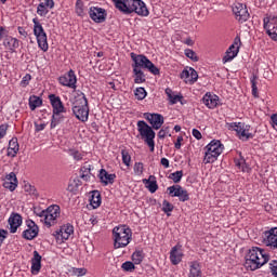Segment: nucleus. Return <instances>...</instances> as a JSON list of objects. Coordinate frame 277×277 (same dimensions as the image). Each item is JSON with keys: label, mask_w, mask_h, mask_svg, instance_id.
Masks as SVG:
<instances>
[{"label": "nucleus", "mask_w": 277, "mask_h": 277, "mask_svg": "<svg viewBox=\"0 0 277 277\" xmlns=\"http://www.w3.org/2000/svg\"><path fill=\"white\" fill-rule=\"evenodd\" d=\"M113 3L122 14H137V16H148L150 11L142 0H113Z\"/></svg>", "instance_id": "obj_1"}, {"label": "nucleus", "mask_w": 277, "mask_h": 277, "mask_svg": "<svg viewBox=\"0 0 277 277\" xmlns=\"http://www.w3.org/2000/svg\"><path fill=\"white\" fill-rule=\"evenodd\" d=\"M269 262V253L263 248L252 247L245 262V267L250 269L251 272H256V269H261L263 265Z\"/></svg>", "instance_id": "obj_2"}, {"label": "nucleus", "mask_w": 277, "mask_h": 277, "mask_svg": "<svg viewBox=\"0 0 277 277\" xmlns=\"http://www.w3.org/2000/svg\"><path fill=\"white\" fill-rule=\"evenodd\" d=\"M72 114L80 122H88L90 118V107L88 106V97L85 93L77 91L74 97Z\"/></svg>", "instance_id": "obj_3"}, {"label": "nucleus", "mask_w": 277, "mask_h": 277, "mask_svg": "<svg viewBox=\"0 0 277 277\" xmlns=\"http://www.w3.org/2000/svg\"><path fill=\"white\" fill-rule=\"evenodd\" d=\"M114 248H127L133 239V232L127 225H119L113 229Z\"/></svg>", "instance_id": "obj_4"}, {"label": "nucleus", "mask_w": 277, "mask_h": 277, "mask_svg": "<svg viewBox=\"0 0 277 277\" xmlns=\"http://www.w3.org/2000/svg\"><path fill=\"white\" fill-rule=\"evenodd\" d=\"M132 60V68L137 70H148L151 75H161L159 67L155 66L144 54L130 53Z\"/></svg>", "instance_id": "obj_5"}, {"label": "nucleus", "mask_w": 277, "mask_h": 277, "mask_svg": "<svg viewBox=\"0 0 277 277\" xmlns=\"http://www.w3.org/2000/svg\"><path fill=\"white\" fill-rule=\"evenodd\" d=\"M227 129L229 131H235L238 140H241V142H248V140H253L254 135L256 134L254 128L250 124H247L246 122L227 123Z\"/></svg>", "instance_id": "obj_6"}, {"label": "nucleus", "mask_w": 277, "mask_h": 277, "mask_svg": "<svg viewBox=\"0 0 277 277\" xmlns=\"http://www.w3.org/2000/svg\"><path fill=\"white\" fill-rule=\"evenodd\" d=\"M61 214H62V210L60 206L52 205L48 207V209L42 210L39 213V217L41 219V222L44 223V226H47V228H51L52 226H57Z\"/></svg>", "instance_id": "obj_7"}, {"label": "nucleus", "mask_w": 277, "mask_h": 277, "mask_svg": "<svg viewBox=\"0 0 277 277\" xmlns=\"http://www.w3.org/2000/svg\"><path fill=\"white\" fill-rule=\"evenodd\" d=\"M205 150L203 163H215L217 157L224 153V144L220 140H212L205 147Z\"/></svg>", "instance_id": "obj_8"}, {"label": "nucleus", "mask_w": 277, "mask_h": 277, "mask_svg": "<svg viewBox=\"0 0 277 277\" xmlns=\"http://www.w3.org/2000/svg\"><path fill=\"white\" fill-rule=\"evenodd\" d=\"M136 127L142 140L150 148V153H155V132L153 128L144 120L137 121Z\"/></svg>", "instance_id": "obj_9"}, {"label": "nucleus", "mask_w": 277, "mask_h": 277, "mask_svg": "<svg viewBox=\"0 0 277 277\" xmlns=\"http://www.w3.org/2000/svg\"><path fill=\"white\" fill-rule=\"evenodd\" d=\"M34 23V36L36 37L37 43L39 49L47 53L49 51V39L47 37V31H44V27H42V24L40 21H38V17L32 18Z\"/></svg>", "instance_id": "obj_10"}, {"label": "nucleus", "mask_w": 277, "mask_h": 277, "mask_svg": "<svg viewBox=\"0 0 277 277\" xmlns=\"http://www.w3.org/2000/svg\"><path fill=\"white\" fill-rule=\"evenodd\" d=\"M75 234V226L72 224L67 223L62 225L60 229L55 230L52 235L56 239L57 243H64V241H68L70 236Z\"/></svg>", "instance_id": "obj_11"}, {"label": "nucleus", "mask_w": 277, "mask_h": 277, "mask_svg": "<svg viewBox=\"0 0 277 277\" xmlns=\"http://www.w3.org/2000/svg\"><path fill=\"white\" fill-rule=\"evenodd\" d=\"M262 243L269 250H277V227H272L263 233Z\"/></svg>", "instance_id": "obj_12"}, {"label": "nucleus", "mask_w": 277, "mask_h": 277, "mask_svg": "<svg viewBox=\"0 0 277 277\" xmlns=\"http://www.w3.org/2000/svg\"><path fill=\"white\" fill-rule=\"evenodd\" d=\"M26 229L22 233L23 239L27 241H31L38 237V233H40V227L32 220H26Z\"/></svg>", "instance_id": "obj_13"}, {"label": "nucleus", "mask_w": 277, "mask_h": 277, "mask_svg": "<svg viewBox=\"0 0 277 277\" xmlns=\"http://www.w3.org/2000/svg\"><path fill=\"white\" fill-rule=\"evenodd\" d=\"M241 47V38L236 37L232 45L227 49L225 56L223 57V64L233 62L234 57L239 55V48Z\"/></svg>", "instance_id": "obj_14"}, {"label": "nucleus", "mask_w": 277, "mask_h": 277, "mask_svg": "<svg viewBox=\"0 0 277 277\" xmlns=\"http://www.w3.org/2000/svg\"><path fill=\"white\" fill-rule=\"evenodd\" d=\"M172 198H179L180 202H187L189 200V193L181 185H173L167 188Z\"/></svg>", "instance_id": "obj_15"}, {"label": "nucleus", "mask_w": 277, "mask_h": 277, "mask_svg": "<svg viewBox=\"0 0 277 277\" xmlns=\"http://www.w3.org/2000/svg\"><path fill=\"white\" fill-rule=\"evenodd\" d=\"M233 12L239 21V23H246L248 18H250V13L248 12V8L243 3L236 2L233 6Z\"/></svg>", "instance_id": "obj_16"}, {"label": "nucleus", "mask_w": 277, "mask_h": 277, "mask_svg": "<svg viewBox=\"0 0 277 277\" xmlns=\"http://www.w3.org/2000/svg\"><path fill=\"white\" fill-rule=\"evenodd\" d=\"M89 16L94 23H105V21H107V11L103 8L91 6L89 10Z\"/></svg>", "instance_id": "obj_17"}, {"label": "nucleus", "mask_w": 277, "mask_h": 277, "mask_svg": "<svg viewBox=\"0 0 277 277\" xmlns=\"http://www.w3.org/2000/svg\"><path fill=\"white\" fill-rule=\"evenodd\" d=\"M264 29L268 34L271 40L277 42V17L264 18Z\"/></svg>", "instance_id": "obj_18"}, {"label": "nucleus", "mask_w": 277, "mask_h": 277, "mask_svg": "<svg viewBox=\"0 0 277 277\" xmlns=\"http://www.w3.org/2000/svg\"><path fill=\"white\" fill-rule=\"evenodd\" d=\"M58 83L65 88H77V75H75V70L70 69L67 74L61 76L58 78Z\"/></svg>", "instance_id": "obj_19"}, {"label": "nucleus", "mask_w": 277, "mask_h": 277, "mask_svg": "<svg viewBox=\"0 0 277 277\" xmlns=\"http://www.w3.org/2000/svg\"><path fill=\"white\" fill-rule=\"evenodd\" d=\"M144 118L147 119L153 129L159 131L163 127V117L159 114L145 113Z\"/></svg>", "instance_id": "obj_20"}, {"label": "nucleus", "mask_w": 277, "mask_h": 277, "mask_svg": "<svg viewBox=\"0 0 277 277\" xmlns=\"http://www.w3.org/2000/svg\"><path fill=\"white\" fill-rule=\"evenodd\" d=\"M202 103L208 109H215L220 105V96L211 92H207L202 97Z\"/></svg>", "instance_id": "obj_21"}, {"label": "nucleus", "mask_w": 277, "mask_h": 277, "mask_svg": "<svg viewBox=\"0 0 277 277\" xmlns=\"http://www.w3.org/2000/svg\"><path fill=\"white\" fill-rule=\"evenodd\" d=\"M49 101L52 105L53 114H64L66 111L64 103H62V98L60 96L55 94H50Z\"/></svg>", "instance_id": "obj_22"}, {"label": "nucleus", "mask_w": 277, "mask_h": 277, "mask_svg": "<svg viewBox=\"0 0 277 277\" xmlns=\"http://www.w3.org/2000/svg\"><path fill=\"white\" fill-rule=\"evenodd\" d=\"M180 77L185 81V83H189L190 85L198 81V72L192 67H189L188 69H184L181 72Z\"/></svg>", "instance_id": "obj_23"}, {"label": "nucleus", "mask_w": 277, "mask_h": 277, "mask_svg": "<svg viewBox=\"0 0 277 277\" xmlns=\"http://www.w3.org/2000/svg\"><path fill=\"white\" fill-rule=\"evenodd\" d=\"M31 263V274L34 276H37V274H40V269H42V255L38 251H34L32 259L30 260Z\"/></svg>", "instance_id": "obj_24"}, {"label": "nucleus", "mask_w": 277, "mask_h": 277, "mask_svg": "<svg viewBox=\"0 0 277 277\" xmlns=\"http://www.w3.org/2000/svg\"><path fill=\"white\" fill-rule=\"evenodd\" d=\"M10 233L14 234L23 225V216L18 213H12L9 217Z\"/></svg>", "instance_id": "obj_25"}, {"label": "nucleus", "mask_w": 277, "mask_h": 277, "mask_svg": "<svg viewBox=\"0 0 277 277\" xmlns=\"http://www.w3.org/2000/svg\"><path fill=\"white\" fill-rule=\"evenodd\" d=\"M98 179L101 183L107 187V185H114L116 181V174L107 172L105 169L100 170Z\"/></svg>", "instance_id": "obj_26"}, {"label": "nucleus", "mask_w": 277, "mask_h": 277, "mask_svg": "<svg viewBox=\"0 0 277 277\" xmlns=\"http://www.w3.org/2000/svg\"><path fill=\"white\" fill-rule=\"evenodd\" d=\"M170 261L173 265H179L181 261H183V251L181 250V246H174L170 251Z\"/></svg>", "instance_id": "obj_27"}, {"label": "nucleus", "mask_w": 277, "mask_h": 277, "mask_svg": "<svg viewBox=\"0 0 277 277\" xmlns=\"http://www.w3.org/2000/svg\"><path fill=\"white\" fill-rule=\"evenodd\" d=\"M3 47L8 51H11V53H14V51H16V49H18V47H19L18 39H16L14 37H8L3 41Z\"/></svg>", "instance_id": "obj_28"}, {"label": "nucleus", "mask_w": 277, "mask_h": 277, "mask_svg": "<svg viewBox=\"0 0 277 277\" xmlns=\"http://www.w3.org/2000/svg\"><path fill=\"white\" fill-rule=\"evenodd\" d=\"M188 277H202V269L200 268V263H198L197 261L189 263Z\"/></svg>", "instance_id": "obj_29"}, {"label": "nucleus", "mask_w": 277, "mask_h": 277, "mask_svg": "<svg viewBox=\"0 0 277 277\" xmlns=\"http://www.w3.org/2000/svg\"><path fill=\"white\" fill-rule=\"evenodd\" d=\"M132 72L134 77V83L136 84L146 83V75L144 74L143 69L132 68Z\"/></svg>", "instance_id": "obj_30"}, {"label": "nucleus", "mask_w": 277, "mask_h": 277, "mask_svg": "<svg viewBox=\"0 0 277 277\" xmlns=\"http://www.w3.org/2000/svg\"><path fill=\"white\" fill-rule=\"evenodd\" d=\"M146 254L144 253V250L141 249H136L133 253H132V262L134 265H142V262L144 261Z\"/></svg>", "instance_id": "obj_31"}, {"label": "nucleus", "mask_w": 277, "mask_h": 277, "mask_svg": "<svg viewBox=\"0 0 277 277\" xmlns=\"http://www.w3.org/2000/svg\"><path fill=\"white\" fill-rule=\"evenodd\" d=\"M28 105H29V109L31 111H36V109H38V107H42V98H40V96H38V95H31L29 97Z\"/></svg>", "instance_id": "obj_32"}, {"label": "nucleus", "mask_w": 277, "mask_h": 277, "mask_svg": "<svg viewBox=\"0 0 277 277\" xmlns=\"http://www.w3.org/2000/svg\"><path fill=\"white\" fill-rule=\"evenodd\" d=\"M18 150H19L18 142L12 138L9 142L8 157H16V155L18 154Z\"/></svg>", "instance_id": "obj_33"}, {"label": "nucleus", "mask_w": 277, "mask_h": 277, "mask_svg": "<svg viewBox=\"0 0 277 277\" xmlns=\"http://www.w3.org/2000/svg\"><path fill=\"white\" fill-rule=\"evenodd\" d=\"M164 92H166L171 105H176V103H181V101H183V96L174 94V91H172V89H170V88H167Z\"/></svg>", "instance_id": "obj_34"}, {"label": "nucleus", "mask_w": 277, "mask_h": 277, "mask_svg": "<svg viewBox=\"0 0 277 277\" xmlns=\"http://www.w3.org/2000/svg\"><path fill=\"white\" fill-rule=\"evenodd\" d=\"M101 193L98 190H93L90 199V205L93 209H98L101 207Z\"/></svg>", "instance_id": "obj_35"}, {"label": "nucleus", "mask_w": 277, "mask_h": 277, "mask_svg": "<svg viewBox=\"0 0 277 277\" xmlns=\"http://www.w3.org/2000/svg\"><path fill=\"white\" fill-rule=\"evenodd\" d=\"M155 176L150 175L149 179L143 180V183H145L147 189L150 192V194H155L157 189H159V185H157V181L153 180Z\"/></svg>", "instance_id": "obj_36"}, {"label": "nucleus", "mask_w": 277, "mask_h": 277, "mask_svg": "<svg viewBox=\"0 0 277 277\" xmlns=\"http://www.w3.org/2000/svg\"><path fill=\"white\" fill-rule=\"evenodd\" d=\"M90 172H92V166L85 163V164L81 168L80 177H82L83 181H90Z\"/></svg>", "instance_id": "obj_37"}, {"label": "nucleus", "mask_w": 277, "mask_h": 277, "mask_svg": "<svg viewBox=\"0 0 277 277\" xmlns=\"http://www.w3.org/2000/svg\"><path fill=\"white\" fill-rule=\"evenodd\" d=\"M134 95L137 101H144V98H146L147 96L146 89H144L143 87L136 88L134 90Z\"/></svg>", "instance_id": "obj_38"}, {"label": "nucleus", "mask_w": 277, "mask_h": 277, "mask_svg": "<svg viewBox=\"0 0 277 277\" xmlns=\"http://www.w3.org/2000/svg\"><path fill=\"white\" fill-rule=\"evenodd\" d=\"M63 118L64 117L62 116V114L53 113L51 123H50V129H55V127H57V124H60V122H62Z\"/></svg>", "instance_id": "obj_39"}, {"label": "nucleus", "mask_w": 277, "mask_h": 277, "mask_svg": "<svg viewBox=\"0 0 277 277\" xmlns=\"http://www.w3.org/2000/svg\"><path fill=\"white\" fill-rule=\"evenodd\" d=\"M235 166L236 168H238V170H241V172H248V164H246V159H235Z\"/></svg>", "instance_id": "obj_40"}, {"label": "nucleus", "mask_w": 277, "mask_h": 277, "mask_svg": "<svg viewBox=\"0 0 277 277\" xmlns=\"http://www.w3.org/2000/svg\"><path fill=\"white\" fill-rule=\"evenodd\" d=\"M121 157H122V163H124V166L129 168V166H131V155L129 154V150L122 149Z\"/></svg>", "instance_id": "obj_41"}, {"label": "nucleus", "mask_w": 277, "mask_h": 277, "mask_svg": "<svg viewBox=\"0 0 277 277\" xmlns=\"http://www.w3.org/2000/svg\"><path fill=\"white\" fill-rule=\"evenodd\" d=\"M37 14L39 16H47V14H49V8L44 4V2L38 4Z\"/></svg>", "instance_id": "obj_42"}, {"label": "nucleus", "mask_w": 277, "mask_h": 277, "mask_svg": "<svg viewBox=\"0 0 277 277\" xmlns=\"http://www.w3.org/2000/svg\"><path fill=\"white\" fill-rule=\"evenodd\" d=\"M169 179L173 181V183H181V179H183V171H175L169 175Z\"/></svg>", "instance_id": "obj_43"}, {"label": "nucleus", "mask_w": 277, "mask_h": 277, "mask_svg": "<svg viewBox=\"0 0 277 277\" xmlns=\"http://www.w3.org/2000/svg\"><path fill=\"white\" fill-rule=\"evenodd\" d=\"M162 211L164 213H167V215L170 216V213H172V211H174V206H172V203H170L168 200H164L162 202Z\"/></svg>", "instance_id": "obj_44"}, {"label": "nucleus", "mask_w": 277, "mask_h": 277, "mask_svg": "<svg viewBox=\"0 0 277 277\" xmlns=\"http://www.w3.org/2000/svg\"><path fill=\"white\" fill-rule=\"evenodd\" d=\"M121 269L123 272H134L135 271V264L131 261H127V262L122 263Z\"/></svg>", "instance_id": "obj_45"}, {"label": "nucleus", "mask_w": 277, "mask_h": 277, "mask_svg": "<svg viewBox=\"0 0 277 277\" xmlns=\"http://www.w3.org/2000/svg\"><path fill=\"white\" fill-rule=\"evenodd\" d=\"M184 55H186L188 57V60H192V62H198V60H199L198 54H196L194 52V50H192V49H186L184 51Z\"/></svg>", "instance_id": "obj_46"}, {"label": "nucleus", "mask_w": 277, "mask_h": 277, "mask_svg": "<svg viewBox=\"0 0 277 277\" xmlns=\"http://www.w3.org/2000/svg\"><path fill=\"white\" fill-rule=\"evenodd\" d=\"M250 81H251L252 94L254 98H256L259 97V88L256 87V76H252Z\"/></svg>", "instance_id": "obj_47"}, {"label": "nucleus", "mask_w": 277, "mask_h": 277, "mask_svg": "<svg viewBox=\"0 0 277 277\" xmlns=\"http://www.w3.org/2000/svg\"><path fill=\"white\" fill-rule=\"evenodd\" d=\"M134 174H136V176H142V174H144V163L142 162L134 163Z\"/></svg>", "instance_id": "obj_48"}, {"label": "nucleus", "mask_w": 277, "mask_h": 277, "mask_svg": "<svg viewBox=\"0 0 277 277\" xmlns=\"http://www.w3.org/2000/svg\"><path fill=\"white\" fill-rule=\"evenodd\" d=\"M69 155L75 159V161H81V159H83V154L77 149H69Z\"/></svg>", "instance_id": "obj_49"}, {"label": "nucleus", "mask_w": 277, "mask_h": 277, "mask_svg": "<svg viewBox=\"0 0 277 277\" xmlns=\"http://www.w3.org/2000/svg\"><path fill=\"white\" fill-rule=\"evenodd\" d=\"M3 187H4L5 189H9V192H14V189H16V187H18V183L5 181V182L3 183Z\"/></svg>", "instance_id": "obj_50"}, {"label": "nucleus", "mask_w": 277, "mask_h": 277, "mask_svg": "<svg viewBox=\"0 0 277 277\" xmlns=\"http://www.w3.org/2000/svg\"><path fill=\"white\" fill-rule=\"evenodd\" d=\"M8 129H10V124L8 123L0 124V140H3V137L8 135Z\"/></svg>", "instance_id": "obj_51"}, {"label": "nucleus", "mask_w": 277, "mask_h": 277, "mask_svg": "<svg viewBox=\"0 0 277 277\" xmlns=\"http://www.w3.org/2000/svg\"><path fill=\"white\" fill-rule=\"evenodd\" d=\"M29 81H31V75L26 74L23 78L22 81L19 82V85L22 88H27L29 85Z\"/></svg>", "instance_id": "obj_52"}, {"label": "nucleus", "mask_w": 277, "mask_h": 277, "mask_svg": "<svg viewBox=\"0 0 277 277\" xmlns=\"http://www.w3.org/2000/svg\"><path fill=\"white\" fill-rule=\"evenodd\" d=\"M268 265H269L272 275L277 277V260H272Z\"/></svg>", "instance_id": "obj_53"}, {"label": "nucleus", "mask_w": 277, "mask_h": 277, "mask_svg": "<svg viewBox=\"0 0 277 277\" xmlns=\"http://www.w3.org/2000/svg\"><path fill=\"white\" fill-rule=\"evenodd\" d=\"M76 14L83 16V2L81 0H77L76 2Z\"/></svg>", "instance_id": "obj_54"}, {"label": "nucleus", "mask_w": 277, "mask_h": 277, "mask_svg": "<svg viewBox=\"0 0 277 277\" xmlns=\"http://www.w3.org/2000/svg\"><path fill=\"white\" fill-rule=\"evenodd\" d=\"M72 274L74 276H78V277H81V276H85V274H88V269L85 268H72Z\"/></svg>", "instance_id": "obj_55"}, {"label": "nucleus", "mask_w": 277, "mask_h": 277, "mask_svg": "<svg viewBox=\"0 0 277 277\" xmlns=\"http://www.w3.org/2000/svg\"><path fill=\"white\" fill-rule=\"evenodd\" d=\"M5 181L11 182V183H18V179L16 177V173L11 172L5 176Z\"/></svg>", "instance_id": "obj_56"}, {"label": "nucleus", "mask_w": 277, "mask_h": 277, "mask_svg": "<svg viewBox=\"0 0 277 277\" xmlns=\"http://www.w3.org/2000/svg\"><path fill=\"white\" fill-rule=\"evenodd\" d=\"M5 239H8V230L0 228V248L3 246Z\"/></svg>", "instance_id": "obj_57"}, {"label": "nucleus", "mask_w": 277, "mask_h": 277, "mask_svg": "<svg viewBox=\"0 0 277 277\" xmlns=\"http://www.w3.org/2000/svg\"><path fill=\"white\" fill-rule=\"evenodd\" d=\"M44 129H47V123L35 122V131H37V133H40V131H44Z\"/></svg>", "instance_id": "obj_58"}, {"label": "nucleus", "mask_w": 277, "mask_h": 277, "mask_svg": "<svg viewBox=\"0 0 277 277\" xmlns=\"http://www.w3.org/2000/svg\"><path fill=\"white\" fill-rule=\"evenodd\" d=\"M193 137H195V140H202V133L199 132L198 129H193Z\"/></svg>", "instance_id": "obj_59"}, {"label": "nucleus", "mask_w": 277, "mask_h": 277, "mask_svg": "<svg viewBox=\"0 0 277 277\" xmlns=\"http://www.w3.org/2000/svg\"><path fill=\"white\" fill-rule=\"evenodd\" d=\"M43 5H47L49 8V10H53V8H55V1L53 0H43Z\"/></svg>", "instance_id": "obj_60"}, {"label": "nucleus", "mask_w": 277, "mask_h": 277, "mask_svg": "<svg viewBox=\"0 0 277 277\" xmlns=\"http://www.w3.org/2000/svg\"><path fill=\"white\" fill-rule=\"evenodd\" d=\"M160 163L166 169L170 168V160H168V158H161Z\"/></svg>", "instance_id": "obj_61"}, {"label": "nucleus", "mask_w": 277, "mask_h": 277, "mask_svg": "<svg viewBox=\"0 0 277 277\" xmlns=\"http://www.w3.org/2000/svg\"><path fill=\"white\" fill-rule=\"evenodd\" d=\"M181 142H183V136H177V140L174 144L176 150H181Z\"/></svg>", "instance_id": "obj_62"}, {"label": "nucleus", "mask_w": 277, "mask_h": 277, "mask_svg": "<svg viewBox=\"0 0 277 277\" xmlns=\"http://www.w3.org/2000/svg\"><path fill=\"white\" fill-rule=\"evenodd\" d=\"M17 31H18V34L21 35V36H23V38H27V36H28V34H27V31L23 28V27H18L17 28Z\"/></svg>", "instance_id": "obj_63"}, {"label": "nucleus", "mask_w": 277, "mask_h": 277, "mask_svg": "<svg viewBox=\"0 0 277 277\" xmlns=\"http://www.w3.org/2000/svg\"><path fill=\"white\" fill-rule=\"evenodd\" d=\"M167 135V132L166 130L161 129L159 132H158V137H160L161 140H163V137H166Z\"/></svg>", "instance_id": "obj_64"}]
</instances>
